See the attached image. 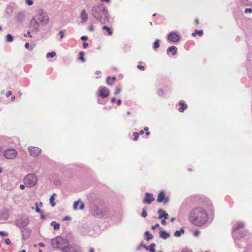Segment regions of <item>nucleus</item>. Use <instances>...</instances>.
<instances>
[{"label":"nucleus","mask_w":252,"mask_h":252,"mask_svg":"<svg viewBox=\"0 0 252 252\" xmlns=\"http://www.w3.org/2000/svg\"><path fill=\"white\" fill-rule=\"evenodd\" d=\"M189 219L194 225L201 226L208 221V215L203 207H197L190 211Z\"/></svg>","instance_id":"f257e3e1"},{"label":"nucleus","mask_w":252,"mask_h":252,"mask_svg":"<svg viewBox=\"0 0 252 252\" xmlns=\"http://www.w3.org/2000/svg\"><path fill=\"white\" fill-rule=\"evenodd\" d=\"M92 14L94 17L100 22L101 24H104L108 21V13L106 7L102 5H98L93 7Z\"/></svg>","instance_id":"f03ea898"},{"label":"nucleus","mask_w":252,"mask_h":252,"mask_svg":"<svg viewBox=\"0 0 252 252\" xmlns=\"http://www.w3.org/2000/svg\"><path fill=\"white\" fill-rule=\"evenodd\" d=\"M25 185L28 187L34 186L37 183V177L33 174L27 175L24 179Z\"/></svg>","instance_id":"7ed1b4c3"},{"label":"nucleus","mask_w":252,"mask_h":252,"mask_svg":"<svg viewBox=\"0 0 252 252\" xmlns=\"http://www.w3.org/2000/svg\"><path fill=\"white\" fill-rule=\"evenodd\" d=\"M17 156V151L13 149L6 150L4 153V157L8 159H14Z\"/></svg>","instance_id":"20e7f679"},{"label":"nucleus","mask_w":252,"mask_h":252,"mask_svg":"<svg viewBox=\"0 0 252 252\" xmlns=\"http://www.w3.org/2000/svg\"><path fill=\"white\" fill-rule=\"evenodd\" d=\"M38 20L42 25H46L48 23L49 19L47 14L41 10L38 15Z\"/></svg>","instance_id":"39448f33"},{"label":"nucleus","mask_w":252,"mask_h":252,"mask_svg":"<svg viewBox=\"0 0 252 252\" xmlns=\"http://www.w3.org/2000/svg\"><path fill=\"white\" fill-rule=\"evenodd\" d=\"M64 242L65 240L61 237H57L53 239L52 241V243L54 247L60 249L63 251L64 250V248H63L62 244L64 243Z\"/></svg>","instance_id":"423d86ee"},{"label":"nucleus","mask_w":252,"mask_h":252,"mask_svg":"<svg viewBox=\"0 0 252 252\" xmlns=\"http://www.w3.org/2000/svg\"><path fill=\"white\" fill-rule=\"evenodd\" d=\"M110 94L109 90L105 87H100L98 90V95L102 98H107Z\"/></svg>","instance_id":"0eeeda50"},{"label":"nucleus","mask_w":252,"mask_h":252,"mask_svg":"<svg viewBox=\"0 0 252 252\" xmlns=\"http://www.w3.org/2000/svg\"><path fill=\"white\" fill-rule=\"evenodd\" d=\"M169 200V197H165V193L164 191H161L158 193L157 198V201L158 202L161 203L163 202L164 204H167Z\"/></svg>","instance_id":"6e6552de"},{"label":"nucleus","mask_w":252,"mask_h":252,"mask_svg":"<svg viewBox=\"0 0 252 252\" xmlns=\"http://www.w3.org/2000/svg\"><path fill=\"white\" fill-rule=\"evenodd\" d=\"M29 151L31 156L32 157H37L41 153V150L39 148L36 147L29 148Z\"/></svg>","instance_id":"1a4fd4ad"},{"label":"nucleus","mask_w":252,"mask_h":252,"mask_svg":"<svg viewBox=\"0 0 252 252\" xmlns=\"http://www.w3.org/2000/svg\"><path fill=\"white\" fill-rule=\"evenodd\" d=\"M180 37L176 32H172L168 35V39L172 42H177L179 41Z\"/></svg>","instance_id":"9d476101"},{"label":"nucleus","mask_w":252,"mask_h":252,"mask_svg":"<svg viewBox=\"0 0 252 252\" xmlns=\"http://www.w3.org/2000/svg\"><path fill=\"white\" fill-rule=\"evenodd\" d=\"M29 222V220L27 219H20L17 220L16 224L20 227H24L26 226Z\"/></svg>","instance_id":"9b49d317"},{"label":"nucleus","mask_w":252,"mask_h":252,"mask_svg":"<svg viewBox=\"0 0 252 252\" xmlns=\"http://www.w3.org/2000/svg\"><path fill=\"white\" fill-rule=\"evenodd\" d=\"M155 198L153 197V195L152 193H146L145 197L143 200L144 203L150 204L153 201H154Z\"/></svg>","instance_id":"f8f14e48"},{"label":"nucleus","mask_w":252,"mask_h":252,"mask_svg":"<svg viewBox=\"0 0 252 252\" xmlns=\"http://www.w3.org/2000/svg\"><path fill=\"white\" fill-rule=\"evenodd\" d=\"M158 214H159L158 219H161L162 218H164V219H167L168 217V214L166 213L162 209L158 210Z\"/></svg>","instance_id":"ddd939ff"},{"label":"nucleus","mask_w":252,"mask_h":252,"mask_svg":"<svg viewBox=\"0 0 252 252\" xmlns=\"http://www.w3.org/2000/svg\"><path fill=\"white\" fill-rule=\"evenodd\" d=\"M79 205H80V206H79L80 209L82 210V209H84V204L83 202H81L80 200L75 201L74 203L73 209L74 210H77Z\"/></svg>","instance_id":"4468645a"},{"label":"nucleus","mask_w":252,"mask_h":252,"mask_svg":"<svg viewBox=\"0 0 252 252\" xmlns=\"http://www.w3.org/2000/svg\"><path fill=\"white\" fill-rule=\"evenodd\" d=\"M177 51V48L175 46H171L168 48L167 50V53L169 54L170 53H171L172 55L174 56L176 54Z\"/></svg>","instance_id":"2eb2a0df"},{"label":"nucleus","mask_w":252,"mask_h":252,"mask_svg":"<svg viewBox=\"0 0 252 252\" xmlns=\"http://www.w3.org/2000/svg\"><path fill=\"white\" fill-rule=\"evenodd\" d=\"M179 105L180 106L179 108V111L180 112H183L188 107L187 104H185L183 101H180Z\"/></svg>","instance_id":"dca6fc26"},{"label":"nucleus","mask_w":252,"mask_h":252,"mask_svg":"<svg viewBox=\"0 0 252 252\" xmlns=\"http://www.w3.org/2000/svg\"><path fill=\"white\" fill-rule=\"evenodd\" d=\"M116 78L115 77H107L106 78V84L108 85H112L116 81Z\"/></svg>","instance_id":"f3484780"},{"label":"nucleus","mask_w":252,"mask_h":252,"mask_svg":"<svg viewBox=\"0 0 252 252\" xmlns=\"http://www.w3.org/2000/svg\"><path fill=\"white\" fill-rule=\"evenodd\" d=\"M170 235L165 231H160L159 232V237L163 239H166L169 237Z\"/></svg>","instance_id":"a211bd4d"},{"label":"nucleus","mask_w":252,"mask_h":252,"mask_svg":"<svg viewBox=\"0 0 252 252\" xmlns=\"http://www.w3.org/2000/svg\"><path fill=\"white\" fill-rule=\"evenodd\" d=\"M81 18L84 22H86L88 19V15L85 10H83L81 14Z\"/></svg>","instance_id":"6ab92c4d"},{"label":"nucleus","mask_w":252,"mask_h":252,"mask_svg":"<svg viewBox=\"0 0 252 252\" xmlns=\"http://www.w3.org/2000/svg\"><path fill=\"white\" fill-rule=\"evenodd\" d=\"M197 34H198L199 36H202L203 34V30H195L194 32H192L191 34L193 37H195Z\"/></svg>","instance_id":"aec40b11"},{"label":"nucleus","mask_w":252,"mask_h":252,"mask_svg":"<svg viewBox=\"0 0 252 252\" xmlns=\"http://www.w3.org/2000/svg\"><path fill=\"white\" fill-rule=\"evenodd\" d=\"M144 235L146 241H149L150 240L152 239L153 238L152 234L150 233L148 231H146Z\"/></svg>","instance_id":"412c9836"},{"label":"nucleus","mask_w":252,"mask_h":252,"mask_svg":"<svg viewBox=\"0 0 252 252\" xmlns=\"http://www.w3.org/2000/svg\"><path fill=\"white\" fill-rule=\"evenodd\" d=\"M30 24L31 25H33L34 27H35L36 30L37 29L38 27V23L34 17L32 18V19L31 20Z\"/></svg>","instance_id":"4be33fe9"},{"label":"nucleus","mask_w":252,"mask_h":252,"mask_svg":"<svg viewBox=\"0 0 252 252\" xmlns=\"http://www.w3.org/2000/svg\"><path fill=\"white\" fill-rule=\"evenodd\" d=\"M51 225L54 227V230H59L60 229V224L56 221H53L51 222Z\"/></svg>","instance_id":"5701e85b"},{"label":"nucleus","mask_w":252,"mask_h":252,"mask_svg":"<svg viewBox=\"0 0 252 252\" xmlns=\"http://www.w3.org/2000/svg\"><path fill=\"white\" fill-rule=\"evenodd\" d=\"M55 196L56 194L53 193L49 199L50 203L52 207H54L55 206V203L54 202Z\"/></svg>","instance_id":"b1692460"},{"label":"nucleus","mask_w":252,"mask_h":252,"mask_svg":"<svg viewBox=\"0 0 252 252\" xmlns=\"http://www.w3.org/2000/svg\"><path fill=\"white\" fill-rule=\"evenodd\" d=\"M102 29L103 30H105L108 32V34L109 35H111L113 33L111 29V28H110L109 27H108L106 26H103Z\"/></svg>","instance_id":"393cba45"},{"label":"nucleus","mask_w":252,"mask_h":252,"mask_svg":"<svg viewBox=\"0 0 252 252\" xmlns=\"http://www.w3.org/2000/svg\"><path fill=\"white\" fill-rule=\"evenodd\" d=\"M241 1L245 5H250L252 4V0H241Z\"/></svg>","instance_id":"a878e982"},{"label":"nucleus","mask_w":252,"mask_h":252,"mask_svg":"<svg viewBox=\"0 0 252 252\" xmlns=\"http://www.w3.org/2000/svg\"><path fill=\"white\" fill-rule=\"evenodd\" d=\"M159 39H156L155 42L154 43L153 48L154 49H157L159 47Z\"/></svg>","instance_id":"bb28decb"},{"label":"nucleus","mask_w":252,"mask_h":252,"mask_svg":"<svg viewBox=\"0 0 252 252\" xmlns=\"http://www.w3.org/2000/svg\"><path fill=\"white\" fill-rule=\"evenodd\" d=\"M156 245L154 243H152L149 246V251L150 252H156L155 251Z\"/></svg>","instance_id":"cd10ccee"},{"label":"nucleus","mask_w":252,"mask_h":252,"mask_svg":"<svg viewBox=\"0 0 252 252\" xmlns=\"http://www.w3.org/2000/svg\"><path fill=\"white\" fill-rule=\"evenodd\" d=\"M56 54L55 52H50V53H48L47 54H46V58H53L55 56H56Z\"/></svg>","instance_id":"c85d7f7f"},{"label":"nucleus","mask_w":252,"mask_h":252,"mask_svg":"<svg viewBox=\"0 0 252 252\" xmlns=\"http://www.w3.org/2000/svg\"><path fill=\"white\" fill-rule=\"evenodd\" d=\"M13 40V36L10 34H8L6 35V41L8 42H11Z\"/></svg>","instance_id":"c756f323"},{"label":"nucleus","mask_w":252,"mask_h":252,"mask_svg":"<svg viewBox=\"0 0 252 252\" xmlns=\"http://www.w3.org/2000/svg\"><path fill=\"white\" fill-rule=\"evenodd\" d=\"M84 53L83 52H80L79 53V59L82 62H84L85 61V58H84Z\"/></svg>","instance_id":"7c9ffc66"},{"label":"nucleus","mask_w":252,"mask_h":252,"mask_svg":"<svg viewBox=\"0 0 252 252\" xmlns=\"http://www.w3.org/2000/svg\"><path fill=\"white\" fill-rule=\"evenodd\" d=\"M184 230H181V231H179V230H177L175 233H174V235L176 236V237H179L181 236V233H184Z\"/></svg>","instance_id":"2f4dec72"},{"label":"nucleus","mask_w":252,"mask_h":252,"mask_svg":"<svg viewBox=\"0 0 252 252\" xmlns=\"http://www.w3.org/2000/svg\"><path fill=\"white\" fill-rule=\"evenodd\" d=\"M133 140L136 141L138 139L139 135V133L138 132H134L133 133Z\"/></svg>","instance_id":"473e14b6"},{"label":"nucleus","mask_w":252,"mask_h":252,"mask_svg":"<svg viewBox=\"0 0 252 252\" xmlns=\"http://www.w3.org/2000/svg\"><path fill=\"white\" fill-rule=\"evenodd\" d=\"M34 205L35 206V211L37 213H40L41 214H42V212L41 211L40 209L38 208V203L36 202L34 204Z\"/></svg>","instance_id":"72a5a7b5"},{"label":"nucleus","mask_w":252,"mask_h":252,"mask_svg":"<svg viewBox=\"0 0 252 252\" xmlns=\"http://www.w3.org/2000/svg\"><path fill=\"white\" fill-rule=\"evenodd\" d=\"M141 215L143 217L145 218L147 216V213L146 212V208H143L142 210V212L141 213Z\"/></svg>","instance_id":"f704fd0d"},{"label":"nucleus","mask_w":252,"mask_h":252,"mask_svg":"<svg viewBox=\"0 0 252 252\" xmlns=\"http://www.w3.org/2000/svg\"><path fill=\"white\" fill-rule=\"evenodd\" d=\"M144 131H145L146 135L149 136L150 135V133L149 131V128L148 127H144Z\"/></svg>","instance_id":"c9c22d12"},{"label":"nucleus","mask_w":252,"mask_h":252,"mask_svg":"<svg viewBox=\"0 0 252 252\" xmlns=\"http://www.w3.org/2000/svg\"><path fill=\"white\" fill-rule=\"evenodd\" d=\"M158 94L160 96H162L164 94V91L162 89H160L158 91Z\"/></svg>","instance_id":"e433bc0d"},{"label":"nucleus","mask_w":252,"mask_h":252,"mask_svg":"<svg viewBox=\"0 0 252 252\" xmlns=\"http://www.w3.org/2000/svg\"><path fill=\"white\" fill-rule=\"evenodd\" d=\"M121 90L120 88H116L114 94L115 95H117V94H119L121 92Z\"/></svg>","instance_id":"4c0bfd02"},{"label":"nucleus","mask_w":252,"mask_h":252,"mask_svg":"<svg viewBox=\"0 0 252 252\" xmlns=\"http://www.w3.org/2000/svg\"><path fill=\"white\" fill-rule=\"evenodd\" d=\"M26 2L28 5H32L33 4L32 0H26Z\"/></svg>","instance_id":"58836bf2"},{"label":"nucleus","mask_w":252,"mask_h":252,"mask_svg":"<svg viewBox=\"0 0 252 252\" xmlns=\"http://www.w3.org/2000/svg\"><path fill=\"white\" fill-rule=\"evenodd\" d=\"M252 8H246L245 10V13H252Z\"/></svg>","instance_id":"ea45409f"},{"label":"nucleus","mask_w":252,"mask_h":252,"mask_svg":"<svg viewBox=\"0 0 252 252\" xmlns=\"http://www.w3.org/2000/svg\"><path fill=\"white\" fill-rule=\"evenodd\" d=\"M5 243L6 245H9L11 244V241L9 239L7 238L5 240Z\"/></svg>","instance_id":"a19ab883"},{"label":"nucleus","mask_w":252,"mask_h":252,"mask_svg":"<svg viewBox=\"0 0 252 252\" xmlns=\"http://www.w3.org/2000/svg\"><path fill=\"white\" fill-rule=\"evenodd\" d=\"M159 224H158V223H156V224H155V225L152 226L151 228H152L153 230H154V229H155L156 228L158 227H159Z\"/></svg>","instance_id":"79ce46f5"},{"label":"nucleus","mask_w":252,"mask_h":252,"mask_svg":"<svg viewBox=\"0 0 252 252\" xmlns=\"http://www.w3.org/2000/svg\"><path fill=\"white\" fill-rule=\"evenodd\" d=\"M0 236H8V234L3 231H0Z\"/></svg>","instance_id":"37998d69"},{"label":"nucleus","mask_w":252,"mask_h":252,"mask_svg":"<svg viewBox=\"0 0 252 252\" xmlns=\"http://www.w3.org/2000/svg\"><path fill=\"white\" fill-rule=\"evenodd\" d=\"M137 67H138L139 69H140V70H144V69H145L144 66H142V65H140V64H138V65H137Z\"/></svg>","instance_id":"c03bdc74"},{"label":"nucleus","mask_w":252,"mask_h":252,"mask_svg":"<svg viewBox=\"0 0 252 252\" xmlns=\"http://www.w3.org/2000/svg\"><path fill=\"white\" fill-rule=\"evenodd\" d=\"M59 34L60 35L61 39H62L63 37V34H64L63 32L62 31H61L59 32Z\"/></svg>","instance_id":"a18cd8bd"},{"label":"nucleus","mask_w":252,"mask_h":252,"mask_svg":"<svg viewBox=\"0 0 252 252\" xmlns=\"http://www.w3.org/2000/svg\"><path fill=\"white\" fill-rule=\"evenodd\" d=\"M24 35V36H25V37H26L27 36H29V37H32V35H31V34L30 32H29V31L27 32V34H25V33Z\"/></svg>","instance_id":"49530a36"},{"label":"nucleus","mask_w":252,"mask_h":252,"mask_svg":"<svg viewBox=\"0 0 252 252\" xmlns=\"http://www.w3.org/2000/svg\"><path fill=\"white\" fill-rule=\"evenodd\" d=\"M12 94V92L11 91H8L6 93V96L7 97H9Z\"/></svg>","instance_id":"de8ad7c7"},{"label":"nucleus","mask_w":252,"mask_h":252,"mask_svg":"<svg viewBox=\"0 0 252 252\" xmlns=\"http://www.w3.org/2000/svg\"><path fill=\"white\" fill-rule=\"evenodd\" d=\"M88 46V44L86 42H84L83 44V48L84 49H86V48H87Z\"/></svg>","instance_id":"09e8293b"},{"label":"nucleus","mask_w":252,"mask_h":252,"mask_svg":"<svg viewBox=\"0 0 252 252\" xmlns=\"http://www.w3.org/2000/svg\"><path fill=\"white\" fill-rule=\"evenodd\" d=\"M81 39L82 40H86L88 39V37L86 36H81Z\"/></svg>","instance_id":"8fccbe9b"},{"label":"nucleus","mask_w":252,"mask_h":252,"mask_svg":"<svg viewBox=\"0 0 252 252\" xmlns=\"http://www.w3.org/2000/svg\"><path fill=\"white\" fill-rule=\"evenodd\" d=\"M194 22H195L196 25H198L199 24V19L196 18L195 19Z\"/></svg>","instance_id":"3c124183"},{"label":"nucleus","mask_w":252,"mask_h":252,"mask_svg":"<svg viewBox=\"0 0 252 252\" xmlns=\"http://www.w3.org/2000/svg\"><path fill=\"white\" fill-rule=\"evenodd\" d=\"M111 102L112 103H114L115 102H116V98H114V97H112L111 99Z\"/></svg>","instance_id":"603ef678"},{"label":"nucleus","mask_w":252,"mask_h":252,"mask_svg":"<svg viewBox=\"0 0 252 252\" xmlns=\"http://www.w3.org/2000/svg\"><path fill=\"white\" fill-rule=\"evenodd\" d=\"M199 231H196L194 232V236H198L199 234Z\"/></svg>","instance_id":"864d4df0"},{"label":"nucleus","mask_w":252,"mask_h":252,"mask_svg":"<svg viewBox=\"0 0 252 252\" xmlns=\"http://www.w3.org/2000/svg\"><path fill=\"white\" fill-rule=\"evenodd\" d=\"M116 102L118 105H120L121 104L122 101L120 99L117 100Z\"/></svg>","instance_id":"5fc2aeb1"},{"label":"nucleus","mask_w":252,"mask_h":252,"mask_svg":"<svg viewBox=\"0 0 252 252\" xmlns=\"http://www.w3.org/2000/svg\"><path fill=\"white\" fill-rule=\"evenodd\" d=\"M70 220V218L68 216H66L63 219V220Z\"/></svg>","instance_id":"6e6d98bb"},{"label":"nucleus","mask_w":252,"mask_h":252,"mask_svg":"<svg viewBox=\"0 0 252 252\" xmlns=\"http://www.w3.org/2000/svg\"><path fill=\"white\" fill-rule=\"evenodd\" d=\"M25 47L26 48L28 49L29 48V43L28 42H27L25 44Z\"/></svg>","instance_id":"4d7b16f0"},{"label":"nucleus","mask_w":252,"mask_h":252,"mask_svg":"<svg viewBox=\"0 0 252 252\" xmlns=\"http://www.w3.org/2000/svg\"><path fill=\"white\" fill-rule=\"evenodd\" d=\"M165 220H166V219H164V220H161V224H162V225H165V224H166V221H165Z\"/></svg>","instance_id":"13d9d810"},{"label":"nucleus","mask_w":252,"mask_h":252,"mask_svg":"<svg viewBox=\"0 0 252 252\" xmlns=\"http://www.w3.org/2000/svg\"><path fill=\"white\" fill-rule=\"evenodd\" d=\"M25 185H21L20 186V188L21 189H25Z\"/></svg>","instance_id":"bf43d9fd"},{"label":"nucleus","mask_w":252,"mask_h":252,"mask_svg":"<svg viewBox=\"0 0 252 252\" xmlns=\"http://www.w3.org/2000/svg\"><path fill=\"white\" fill-rule=\"evenodd\" d=\"M144 130H140L139 132H138L139 133V135L140 134V135H142L144 134Z\"/></svg>","instance_id":"052dcab7"},{"label":"nucleus","mask_w":252,"mask_h":252,"mask_svg":"<svg viewBox=\"0 0 252 252\" xmlns=\"http://www.w3.org/2000/svg\"><path fill=\"white\" fill-rule=\"evenodd\" d=\"M181 252H189V251L188 249H185Z\"/></svg>","instance_id":"680f3d73"},{"label":"nucleus","mask_w":252,"mask_h":252,"mask_svg":"<svg viewBox=\"0 0 252 252\" xmlns=\"http://www.w3.org/2000/svg\"><path fill=\"white\" fill-rule=\"evenodd\" d=\"M89 30L90 31H92L93 30V26L92 25H91L90 27H89Z\"/></svg>","instance_id":"e2e57ef3"},{"label":"nucleus","mask_w":252,"mask_h":252,"mask_svg":"<svg viewBox=\"0 0 252 252\" xmlns=\"http://www.w3.org/2000/svg\"><path fill=\"white\" fill-rule=\"evenodd\" d=\"M89 252H94L93 248H91L89 249Z\"/></svg>","instance_id":"0e129e2a"},{"label":"nucleus","mask_w":252,"mask_h":252,"mask_svg":"<svg viewBox=\"0 0 252 252\" xmlns=\"http://www.w3.org/2000/svg\"><path fill=\"white\" fill-rule=\"evenodd\" d=\"M93 215H94V216H99V214L98 213H96V212H94L93 213Z\"/></svg>","instance_id":"69168bd1"},{"label":"nucleus","mask_w":252,"mask_h":252,"mask_svg":"<svg viewBox=\"0 0 252 252\" xmlns=\"http://www.w3.org/2000/svg\"><path fill=\"white\" fill-rule=\"evenodd\" d=\"M101 1H105L106 2H109L110 0H100Z\"/></svg>","instance_id":"338daca9"},{"label":"nucleus","mask_w":252,"mask_h":252,"mask_svg":"<svg viewBox=\"0 0 252 252\" xmlns=\"http://www.w3.org/2000/svg\"><path fill=\"white\" fill-rule=\"evenodd\" d=\"M175 220V218H172L171 219V221L173 222Z\"/></svg>","instance_id":"774afa93"}]
</instances>
